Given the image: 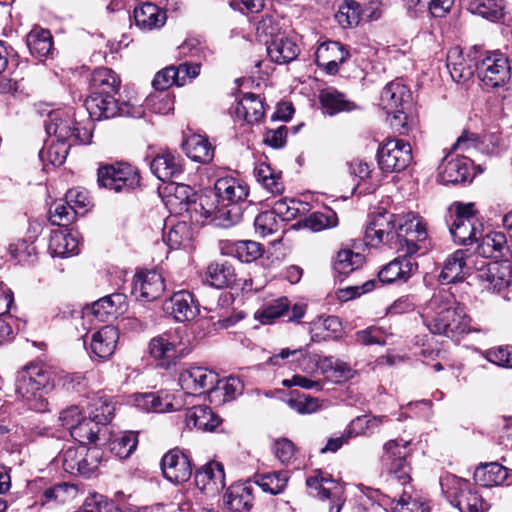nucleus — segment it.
<instances>
[{
    "mask_svg": "<svg viewBox=\"0 0 512 512\" xmlns=\"http://www.w3.org/2000/svg\"><path fill=\"white\" fill-rule=\"evenodd\" d=\"M424 324L435 335L457 338L472 331L471 319L463 304L445 289L435 292L428 301L423 315Z\"/></svg>",
    "mask_w": 512,
    "mask_h": 512,
    "instance_id": "1",
    "label": "nucleus"
},
{
    "mask_svg": "<svg viewBox=\"0 0 512 512\" xmlns=\"http://www.w3.org/2000/svg\"><path fill=\"white\" fill-rule=\"evenodd\" d=\"M215 209L209 219L216 225L230 227L239 223L248 204L249 186L242 179L227 176L214 184Z\"/></svg>",
    "mask_w": 512,
    "mask_h": 512,
    "instance_id": "2",
    "label": "nucleus"
},
{
    "mask_svg": "<svg viewBox=\"0 0 512 512\" xmlns=\"http://www.w3.org/2000/svg\"><path fill=\"white\" fill-rule=\"evenodd\" d=\"M54 387V372L41 362H31L17 371L15 392L29 407L36 412L47 410L45 398Z\"/></svg>",
    "mask_w": 512,
    "mask_h": 512,
    "instance_id": "3",
    "label": "nucleus"
},
{
    "mask_svg": "<svg viewBox=\"0 0 512 512\" xmlns=\"http://www.w3.org/2000/svg\"><path fill=\"white\" fill-rule=\"evenodd\" d=\"M418 263L415 259L400 255L383 265L377 279H370L361 286H349L339 291L338 297L347 301L374 290L379 284L405 283L416 273Z\"/></svg>",
    "mask_w": 512,
    "mask_h": 512,
    "instance_id": "4",
    "label": "nucleus"
},
{
    "mask_svg": "<svg viewBox=\"0 0 512 512\" xmlns=\"http://www.w3.org/2000/svg\"><path fill=\"white\" fill-rule=\"evenodd\" d=\"M167 189L170 191L167 202L179 205V212L185 211L191 221L204 223L211 217L216 203L212 191L198 194L191 186L182 183H171Z\"/></svg>",
    "mask_w": 512,
    "mask_h": 512,
    "instance_id": "5",
    "label": "nucleus"
},
{
    "mask_svg": "<svg viewBox=\"0 0 512 512\" xmlns=\"http://www.w3.org/2000/svg\"><path fill=\"white\" fill-rule=\"evenodd\" d=\"M476 75L483 88L494 90L504 88L511 80V64L501 50L475 54Z\"/></svg>",
    "mask_w": 512,
    "mask_h": 512,
    "instance_id": "6",
    "label": "nucleus"
},
{
    "mask_svg": "<svg viewBox=\"0 0 512 512\" xmlns=\"http://www.w3.org/2000/svg\"><path fill=\"white\" fill-rule=\"evenodd\" d=\"M426 224L421 217L407 213L399 217L398 235L395 248L407 257L425 254L429 249Z\"/></svg>",
    "mask_w": 512,
    "mask_h": 512,
    "instance_id": "7",
    "label": "nucleus"
},
{
    "mask_svg": "<svg viewBox=\"0 0 512 512\" xmlns=\"http://www.w3.org/2000/svg\"><path fill=\"white\" fill-rule=\"evenodd\" d=\"M440 485L447 500L460 512H485L488 504L468 481L447 474L440 478Z\"/></svg>",
    "mask_w": 512,
    "mask_h": 512,
    "instance_id": "8",
    "label": "nucleus"
},
{
    "mask_svg": "<svg viewBox=\"0 0 512 512\" xmlns=\"http://www.w3.org/2000/svg\"><path fill=\"white\" fill-rule=\"evenodd\" d=\"M257 35L266 36L267 54L277 64H287L295 60L300 52L298 45L280 33L278 26L270 17L263 18L257 25Z\"/></svg>",
    "mask_w": 512,
    "mask_h": 512,
    "instance_id": "9",
    "label": "nucleus"
},
{
    "mask_svg": "<svg viewBox=\"0 0 512 512\" xmlns=\"http://www.w3.org/2000/svg\"><path fill=\"white\" fill-rule=\"evenodd\" d=\"M45 130L56 140L70 145L88 144L92 137L89 129L78 126L71 109L51 111L45 122Z\"/></svg>",
    "mask_w": 512,
    "mask_h": 512,
    "instance_id": "10",
    "label": "nucleus"
},
{
    "mask_svg": "<svg viewBox=\"0 0 512 512\" xmlns=\"http://www.w3.org/2000/svg\"><path fill=\"white\" fill-rule=\"evenodd\" d=\"M474 203L454 202L448 210L446 223L453 240L460 245L478 242L481 232L475 227Z\"/></svg>",
    "mask_w": 512,
    "mask_h": 512,
    "instance_id": "11",
    "label": "nucleus"
},
{
    "mask_svg": "<svg viewBox=\"0 0 512 512\" xmlns=\"http://www.w3.org/2000/svg\"><path fill=\"white\" fill-rule=\"evenodd\" d=\"M388 211H378L371 215L365 230L366 245L378 248L386 245L394 249L397 242L399 217Z\"/></svg>",
    "mask_w": 512,
    "mask_h": 512,
    "instance_id": "12",
    "label": "nucleus"
},
{
    "mask_svg": "<svg viewBox=\"0 0 512 512\" xmlns=\"http://www.w3.org/2000/svg\"><path fill=\"white\" fill-rule=\"evenodd\" d=\"M408 441L403 439L390 440L384 445V454L381 461L387 473V481L398 482L405 486L411 480L410 465L406 460L408 455Z\"/></svg>",
    "mask_w": 512,
    "mask_h": 512,
    "instance_id": "13",
    "label": "nucleus"
},
{
    "mask_svg": "<svg viewBox=\"0 0 512 512\" xmlns=\"http://www.w3.org/2000/svg\"><path fill=\"white\" fill-rule=\"evenodd\" d=\"M116 94H90L86 99V108L92 118L97 120L113 118L116 116H128L140 118L144 114L142 106H134L130 103L119 104Z\"/></svg>",
    "mask_w": 512,
    "mask_h": 512,
    "instance_id": "14",
    "label": "nucleus"
},
{
    "mask_svg": "<svg viewBox=\"0 0 512 512\" xmlns=\"http://www.w3.org/2000/svg\"><path fill=\"white\" fill-rule=\"evenodd\" d=\"M97 181L100 186L116 193H126L139 186L140 176L136 167L119 162L101 166L98 169Z\"/></svg>",
    "mask_w": 512,
    "mask_h": 512,
    "instance_id": "15",
    "label": "nucleus"
},
{
    "mask_svg": "<svg viewBox=\"0 0 512 512\" xmlns=\"http://www.w3.org/2000/svg\"><path fill=\"white\" fill-rule=\"evenodd\" d=\"M411 100L410 89L403 83L402 79H395L389 82L380 95V105L388 114L393 113L392 126L404 133L406 130L407 116L404 114V105Z\"/></svg>",
    "mask_w": 512,
    "mask_h": 512,
    "instance_id": "16",
    "label": "nucleus"
},
{
    "mask_svg": "<svg viewBox=\"0 0 512 512\" xmlns=\"http://www.w3.org/2000/svg\"><path fill=\"white\" fill-rule=\"evenodd\" d=\"M412 147L409 142L391 138L383 141L377 151L379 168L385 173L401 172L412 162Z\"/></svg>",
    "mask_w": 512,
    "mask_h": 512,
    "instance_id": "17",
    "label": "nucleus"
},
{
    "mask_svg": "<svg viewBox=\"0 0 512 512\" xmlns=\"http://www.w3.org/2000/svg\"><path fill=\"white\" fill-rule=\"evenodd\" d=\"M184 347L179 329H170L151 338L148 352L162 368H170L183 355Z\"/></svg>",
    "mask_w": 512,
    "mask_h": 512,
    "instance_id": "18",
    "label": "nucleus"
},
{
    "mask_svg": "<svg viewBox=\"0 0 512 512\" xmlns=\"http://www.w3.org/2000/svg\"><path fill=\"white\" fill-rule=\"evenodd\" d=\"M309 494L322 501H329V512H340L345 502L344 489L336 481L314 471L306 480Z\"/></svg>",
    "mask_w": 512,
    "mask_h": 512,
    "instance_id": "19",
    "label": "nucleus"
},
{
    "mask_svg": "<svg viewBox=\"0 0 512 512\" xmlns=\"http://www.w3.org/2000/svg\"><path fill=\"white\" fill-rule=\"evenodd\" d=\"M179 384L187 394L201 395L214 392L219 377L214 371L201 366H191L179 374Z\"/></svg>",
    "mask_w": 512,
    "mask_h": 512,
    "instance_id": "20",
    "label": "nucleus"
},
{
    "mask_svg": "<svg viewBox=\"0 0 512 512\" xmlns=\"http://www.w3.org/2000/svg\"><path fill=\"white\" fill-rule=\"evenodd\" d=\"M163 476L174 484L186 482L192 475L189 457L180 449L174 448L164 454L161 460Z\"/></svg>",
    "mask_w": 512,
    "mask_h": 512,
    "instance_id": "21",
    "label": "nucleus"
},
{
    "mask_svg": "<svg viewBox=\"0 0 512 512\" xmlns=\"http://www.w3.org/2000/svg\"><path fill=\"white\" fill-rule=\"evenodd\" d=\"M350 53L345 45L338 41H326L321 43L315 52V62L329 75H335L339 66L346 62Z\"/></svg>",
    "mask_w": 512,
    "mask_h": 512,
    "instance_id": "22",
    "label": "nucleus"
},
{
    "mask_svg": "<svg viewBox=\"0 0 512 512\" xmlns=\"http://www.w3.org/2000/svg\"><path fill=\"white\" fill-rule=\"evenodd\" d=\"M196 486L207 496H216L226 485L223 465L211 461L195 473Z\"/></svg>",
    "mask_w": 512,
    "mask_h": 512,
    "instance_id": "23",
    "label": "nucleus"
},
{
    "mask_svg": "<svg viewBox=\"0 0 512 512\" xmlns=\"http://www.w3.org/2000/svg\"><path fill=\"white\" fill-rule=\"evenodd\" d=\"M164 309L170 313L177 322H186L195 319L199 314V306L191 292L181 290L175 292L164 303Z\"/></svg>",
    "mask_w": 512,
    "mask_h": 512,
    "instance_id": "24",
    "label": "nucleus"
},
{
    "mask_svg": "<svg viewBox=\"0 0 512 512\" xmlns=\"http://www.w3.org/2000/svg\"><path fill=\"white\" fill-rule=\"evenodd\" d=\"M471 164L468 157L448 155L439 166L438 179L446 185L464 183L471 175Z\"/></svg>",
    "mask_w": 512,
    "mask_h": 512,
    "instance_id": "25",
    "label": "nucleus"
},
{
    "mask_svg": "<svg viewBox=\"0 0 512 512\" xmlns=\"http://www.w3.org/2000/svg\"><path fill=\"white\" fill-rule=\"evenodd\" d=\"M165 285L161 274L155 271L138 273L133 282L132 293L141 301H154L164 292Z\"/></svg>",
    "mask_w": 512,
    "mask_h": 512,
    "instance_id": "26",
    "label": "nucleus"
},
{
    "mask_svg": "<svg viewBox=\"0 0 512 512\" xmlns=\"http://www.w3.org/2000/svg\"><path fill=\"white\" fill-rule=\"evenodd\" d=\"M501 137L496 133L485 134L479 138L475 133L463 131L453 145L454 150L469 151L476 149L482 153L495 154L499 151Z\"/></svg>",
    "mask_w": 512,
    "mask_h": 512,
    "instance_id": "27",
    "label": "nucleus"
},
{
    "mask_svg": "<svg viewBox=\"0 0 512 512\" xmlns=\"http://www.w3.org/2000/svg\"><path fill=\"white\" fill-rule=\"evenodd\" d=\"M468 257V249H458L450 254L443 263L439 280L443 284L463 281L469 274V268L467 266Z\"/></svg>",
    "mask_w": 512,
    "mask_h": 512,
    "instance_id": "28",
    "label": "nucleus"
},
{
    "mask_svg": "<svg viewBox=\"0 0 512 512\" xmlns=\"http://www.w3.org/2000/svg\"><path fill=\"white\" fill-rule=\"evenodd\" d=\"M447 68L455 82L466 83L476 73L475 56L472 58L470 53L464 55L459 48H452L447 54Z\"/></svg>",
    "mask_w": 512,
    "mask_h": 512,
    "instance_id": "29",
    "label": "nucleus"
},
{
    "mask_svg": "<svg viewBox=\"0 0 512 512\" xmlns=\"http://www.w3.org/2000/svg\"><path fill=\"white\" fill-rule=\"evenodd\" d=\"M219 249L222 255L231 256L241 262H253L263 254L260 243L252 240H221Z\"/></svg>",
    "mask_w": 512,
    "mask_h": 512,
    "instance_id": "30",
    "label": "nucleus"
},
{
    "mask_svg": "<svg viewBox=\"0 0 512 512\" xmlns=\"http://www.w3.org/2000/svg\"><path fill=\"white\" fill-rule=\"evenodd\" d=\"M254 485L247 481L232 484L224 495V504L232 512H248L254 504Z\"/></svg>",
    "mask_w": 512,
    "mask_h": 512,
    "instance_id": "31",
    "label": "nucleus"
},
{
    "mask_svg": "<svg viewBox=\"0 0 512 512\" xmlns=\"http://www.w3.org/2000/svg\"><path fill=\"white\" fill-rule=\"evenodd\" d=\"M119 340V330L112 325H106L92 334L90 352L99 359H109L115 352Z\"/></svg>",
    "mask_w": 512,
    "mask_h": 512,
    "instance_id": "32",
    "label": "nucleus"
},
{
    "mask_svg": "<svg viewBox=\"0 0 512 512\" xmlns=\"http://www.w3.org/2000/svg\"><path fill=\"white\" fill-rule=\"evenodd\" d=\"M510 272L509 264L493 262L481 268L477 277L486 289L500 292L510 285Z\"/></svg>",
    "mask_w": 512,
    "mask_h": 512,
    "instance_id": "33",
    "label": "nucleus"
},
{
    "mask_svg": "<svg viewBox=\"0 0 512 512\" xmlns=\"http://www.w3.org/2000/svg\"><path fill=\"white\" fill-rule=\"evenodd\" d=\"M150 168L159 180L165 182L183 172L182 158L176 152L163 151L152 160Z\"/></svg>",
    "mask_w": 512,
    "mask_h": 512,
    "instance_id": "34",
    "label": "nucleus"
},
{
    "mask_svg": "<svg viewBox=\"0 0 512 512\" xmlns=\"http://www.w3.org/2000/svg\"><path fill=\"white\" fill-rule=\"evenodd\" d=\"M127 308V297L123 293H113L92 304L93 315L100 321H109L122 314Z\"/></svg>",
    "mask_w": 512,
    "mask_h": 512,
    "instance_id": "35",
    "label": "nucleus"
},
{
    "mask_svg": "<svg viewBox=\"0 0 512 512\" xmlns=\"http://www.w3.org/2000/svg\"><path fill=\"white\" fill-rule=\"evenodd\" d=\"M235 117L248 124L260 122L265 115L263 100L254 93H245L234 109Z\"/></svg>",
    "mask_w": 512,
    "mask_h": 512,
    "instance_id": "36",
    "label": "nucleus"
},
{
    "mask_svg": "<svg viewBox=\"0 0 512 512\" xmlns=\"http://www.w3.org/2000/svg\"><path fill=\"white\" fill-rule=\"evenodd\" d=\"M185 423L189 428L213 431L221 423L220 417L207 405H195L186 410Z\"/></svg>",
    "mask_w": 512,
    "mask_h": 512,
    "instance_id": "37",
    "label": "nucleus"
},
{
    "mask_svg": "<svg viewBox=\"0 0 512 512\" xmlns=\"http://www.w3.org/2000/svg\"><path fill=\"white\" fill-rule=\"evenodd\" d=\"M133 18L140 29L152 30L165 24L166 12L153 3L145 2L135 7Z\"/></svg>",
    "mask_w": 512,
    "mask_h": 512,
    "instance_id": "38",
    "label": "nucleus"
},
{
    "mask_svg": "<svg viewBox=\"0 0 512 512\" xmlns=\"http://www.w3.org/2000/svg\"><path fill=\"white\" fill-rule=\"evenodd\" d=\"M121 80L110 68L98 67L90 76V94H118Z\"/></svg>",
    "mask_w": 512,
    "mask_h": 512,
    "instance_id": "39",
    "label": "nucleus"
},
{
    "mask_svg": "<svg viewBox=\"0 0 512 512\" xmlns=\"http://www.w3.org/2000/svg\"><path fill=\"white\" fill-rule=\"evenodd\" d=\"M183 149L195 162L207 164L214 158V147L207 137L199 134L189 136L183 144Z\"/></svg>",
    "mask_w": 512,
    "mask_h": 512,
    "instance_id": "40",
    "label": "nucleus"
},
{
    "mask_svg": "<svg viewBox=\"0 0 512 512\" xmlns=\"http://www.w3.org/2000/svg\"><path fill=\"white\" fill-rule=\"evenodd\" d=\"M319 100L330 116L341 112H350L358 108L353 101L347 99L345 94L332 87L323 89L320 92Z\"/></svg>",
    "mask_w": 512,
    "mask_h": 512,
    "instance_id": "41",
    "label": "nucleus"
},
{
    "mask_svg": "<svg viewBox=\"0 0 512 512\" xmlns=\"http://www.w3.org/2000/svg\"><path fill=\"white\" fill-rule=\"evenodd\" d=\"M26 42L31 55L38 59L47 57L53 50V37L47 29H32L27 35Z\"/></svg>",
    "mask_w": 512,
    "mask_h": 512,
    "instance_id": "42",
    "label": "nucleus"
},
{
    "mask_svg": "<svg viewBox=\"0 0 512 512\" xmlns=\"http://www.w3.org/2000/svg\"><path fill=\"white\" fill-rule=\"evenodd\" d=\"M507 476V469L496 462L481 465L474 472L475 482L483 487L501 485Z\"/></svg>",
    "mask_w": 512,
    "mask_h": 512,
    "instance_id": "43",
    "label": "nucleus"
},
{
    "mask_svg": "<svg viewBox=\"0 0 512 512\" xmlns=\"http://www.w3.org/2000/svg\"><path fill=\"white\" fill-rule=\"evenodd\" d=\"M205 280L210 286L221 289L233 284L236 274L231 264L214 262L208 265Z\"/></svg>",
    "mask_w": 512,
    "mask_h": 512,
    "instance_id": "44",
    "label": "nucleus"
},
{
    "mask_svg": "<svg viewBox=\"0 0 512 512\" xmlns=\"http://www.w3.org/2000/svg\"><path fill=\"white\" fill-rule=\"evenodd\" d=\"M79 242L73 233L54 231L50 236L49 250L53 256L68 257L78 253Z\"/></svg>",
    "mask_w": 512,
    "mask_h": 512,
    "instance_id": "45",
    "label": "nucleus"
},
{
    "mask_svg": "<svg viewBox=\"0 0 512 512\" xmlns=\"http://www.w3.org/2000/svg\"><path fill=\"white\" fill-rule=\"evenodd\" d=\"M87 410L88 417L104 429L114 417L115 405L107 396H98L89 402Z\"/></svg>",
    "mask_w": 512,
    "mask_h": 512,
    "instance_id": "46",
    "label": "nucleus"
},
{
    "mask_svg": "<svg viewBox=\"0 0 512 512\" xmlns=\"http://www.w3.org/2000/svg\"><path fill=\"white\" fill-rule=\"evenodd\" d=\"M272 210L282 221H292L309 211V204L295 198H281L274 202Z\"/></svg>",
    "mask_w": 512,
    "mask_h": 512,
    "instance_id": "47",
    "label": "nucleus"
},
{
    "mask_svg": "<svg viewBox=\"0 0 512 512\" xmlns=\"http://www.w3.org/2000/svg\"><path fill=\"white\" fill-rule=\"evenodd\" d=\"M103 430L102 427L88 417L83 418L77 423V425L72 428V431H70V435L74 440L79 442L80 445L87 446V444L93 443L97 446V443L101 441Z\"/></svg>",
    "mask_w": 512,
    "mask_h": 512,
    "instance_id": "48",
    "label": "nucleus"
},
{
    "mask_svg": "<svg viewBox=\"0 0 512 512\" xmlns=\"http://www.w3.org/2000/svg\"><path fill=\"white\" fill-rule=\"evenodd\" d=\"M476 252L484 258H499L506 247V236L501 232H490L479 238Z\"/></svg>",
    "mask_w": 512,
    "mask_h": 512,
    "instance_id": "49",
    "label": "nucleus"
},
{
    "mask_svg": "<svg viewBox=\"0 0 512 512\" xmlns=\"http://www.w3.org/2000/svg\"><path fill=\"white\" fill-rule=\"evenodd\" d=\"M289 300L286 297H280L264 304L254 315V318L263 325L272 324L276 319L289 313Z\"/></svg>",
    "mask_w": 512,
    "mask_h": 512,
    "instance_id": "50",
    "label": "nucleus"
},
{
    "mask_svg": "<svg viewBox=\"0 0 512 512\" xmlns=\"http://www.w3.org/2000/svg\"><path fill=\"white\" fill-rule=\"evenodd\" d=\"M502 0H468L467 10L492 22L503 17Z\"/></svg>",
    "mask_w": 512,
    "mask_h": 512,
    "instance_id": "51",
    "label": "nucleus"
},
{
    "mask_svg": "<svg viewBox=\"0 0 512 512\" xmlns=\"http://www.w3.org/2000/svg\"><path fill=\"white\" fill-rule=\"evenodd\" d=\"M86 446H70L63 449L55 458L57 464H61L64 471L71 475H79L80 463L85 456Z\"/></svg>",
    "mask_w": 512,
    "mask_h": 512,
    "instance_id": "52",
    "label": "nucleus"
},
{
    "mask_svg": "<svg viewBox=\"0 0 512 512\" xmlns=\"http://www.w3.org/2000/svg\"><path fill=\"white\" fill-rule=\"evenodd\" d=\"M365 262V256L351 249H341L334 261V269L340 275H347L360 268Z\"/></svg>",
    "mask_w": 512,
    "mask_h": 512,
    "instance_id": "53",
    "label": "nucleus"
},
{
    "mask_svg": "<svg viewBox=\"0 0 512 512\" xmlns=\"http://www.w3.org/2000/svg\"><path fill=\"white\" fill-rule=\"evenodd\" d=\"M255 177L272 194H281L284 191V184L281 174L275 173L270 165L260 163L254 170Z\"/></svg>",
    "mask_w": 512,
    "mask_h": 512,
    "instance_id": "54",
    "label": "nucleus"
},
{
    "mask_svg": "<svg viewBox=\"0 0 512 512\" xmlns=\"http://www.w3.org/2000/svg\"><path fill=\"white\" fill-rule=\"evenodd\" d=\"M288 482L286 471H277L255 477L253 485L260 487L264 492L272 495L283 492Z\"/></svg>",
    "mask_w": 512,
    "mask_h": 512,
    "instance_id": "55",
    "label": "nucleus"
},
{
    "mask_svg": "<svg viewBox=\"0 0 512 512\" xmlns=\"http://www.w3.org/2000/svg\"><path fill=\"white\" fill-rule=\"evenodd\" d=\"M166 229L167 225L164 228V240L171 249L186 246L192 238L191 228L185 221H180Z\"/></svg>",
    "mask_w": 512,
    "mask_h": 512,
    "instance_id": "56",
    "label": "nucleus"
},
{
    "mask_svg": "<svg viewBox=\"0 0 512 512\" xmlns=\"http://www.w3.org/2000/svg\"><path fill=\"white\" fill-rule=\"evenodd\" d=\"M335 19L344 29L356 27L361 21L360 4L356 0H345L339 6Z\"/></svg>",
    "mask_w": 512,
    "mask_h": 512,
    "instance_id": "57",
    "label": "nucleus"
},
{
    "mask_svg": "<svg viewBox=\"0 0 512 512\" xmlns=\"http://www.w3.org/2000/svg\"><path fill=\"white\" fill-rule=\"evenodd\" d=\"M138 444L137 434L134 432H122L116 435L109 444L110 451L120 459L128 458Z\"/></svg>",
    "mask_w": 512,
    "mask_h": 512,
    "instance_id": "58",
    "label": "nucleus"
},
{
    "mask_svg": "<svg viewBox=\"0 0 512 512\" xmlns=\"http://www.w3.org/2000/svg\"><path fill=\"white\" fill-rule=\"evenodd\" d=\"M312 231H321L338 225V217L335 211L327 209L325 212H313L301 222Z\"/></svg>",
    "mask_w": 512,
    "mask_h": 512,
    "instance_id": "59",
    "label": "nucleus"
},
{
    "mask_svg": "<svg viewBox=\"0 0 512 512\" xmlns=\"http://www.w3.org/2000/svg\"><path fill=\"white\" fill-rule=\"evenodd\" d=\"M286 404L299 414H312L320 410L321 404L318 398L307 394L292 392L286 400Z\"/></svg>",
    "mask_w": 512,
    "mask_h": 512,
    "instance_id": "60",
    "label": "nucleus"
},
{
    "mask_svg": "<svg viewBox=\"0 0 512 512\" xmlns=\"http://www.w3.org/2000/svg\"><path fill=\"white\" fill-rule=\"evenodd\" d=\"M320 363L321 368L324 371H331V376L337 382L348 381L356 375V370H354L348 363L333 357H325L321 360Z\"/></svg>",
    "mask_w": 512,
    "mask_h": 512,
    "instance_id": "61",
    "label": "nucleus"
},
{
    "mask_svg": "<svg viewBox=\"0 0 512 512\" xmlns=\"http://www.w3.org/2000/svg\"><path fill=\"white\" fill-rule=\"evenodd\" d=\"M8 251L13 260L23 265L32 264L37 258L35 246L24 239L11 243Z\"/></svg>",
    "mask_w": 512,
    "mask_h": 512,
    "instance_id": "62",
    "label": "nucleus"
},
{
    "mask_svg": "<svg viewBox=\"0 0 512 512\" xmlns=\"http://www.w3.org/2000/svg\"><path fill=\"white\" fill-rule=\"evenodd\" d=\"M393 510L394 512H429L430 507L423 498L412 496L404 491L395 503Z\"/></svg>",
    "mask_w": 512,
    "mask_h": 512,
    "instance_id": "63",
    "label": "nucleus"
},
{
    "mask_svg": "<svg viewBox=\"0 0 512 512\" xmlns=\"http://www.w3.org/2000/svg\"><path fill=\"white\" fill-rule=\"evenodd\" d=\"M76 211L65 201L55 202L49 210V220L53 225L66 226L73 221Z\"/></svg>",
    "mask_w": 512,
    "mask_h": 512,
    "instance_id": "64",
    "label": "nucleus"
}]
</instances>
